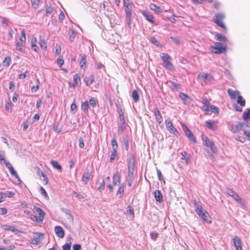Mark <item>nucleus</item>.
<instances>
[{
	"instance_id": "obj_1",
	"label": "nucleus",
	"mask_w": 250,
	"mask_h": 250,
	"mask_svg": "<svg viewBox=\"0 0 250 250\" xmlns=\"http://www.w3.org/2000/svg\"><path fill=\"white\" fill-rule=\"evenodd\" d=\"M128 176L127 178H134L133 173L135 167V158L133 155L130 154L127 160Z\"/></svg>"
},
{
	"instance_id": "obj_2",
	"label": "nucleus",
	"mask_w": 250,
	"mask_h": 250,
	"mask_svg": "<svg viewBox=\"0 0 250 250\" xmlns=\"http://www.w3.org/2000/svg\"><path fill=\"white\" fill-rule=\"evenodd\" d=\"M225 16L223 13H216L213 17V21L218 26L223 29H226V27L223 22V20L225 19Z\"/></svg>"
},
{
	"instance_id": "obj_3",
	"label": "nucleus",
	"mask_w": 250,
	"mask_h": 250,
	"mask_svg": "<svg viewBox=\"0 0 250 250\" xmlns=\"http://www.w3.org/2000/svg\"><path fill=\"white\" fill-rule=\"evenodd\" d=\"M161 57L164 62L163 66L165 68L169 70H172L173 69V66L170 62L171 58L168 55L165 53H162L161 55Z\"/></svg>"
},
{
	"instance_id": "obj_4",
	"label": "nucleus",
	"mask_w": 250,
	"mask_h": 250,
	"mask_svg": "<svg viewBox=\"0 0 250 250\" xmlns=\"http://www.w3.org/2000/svg\"><path fill=\"white\" fill-rule=\"evenodd\" d=\"M134 5L124 6L125 13L126 21L128 24H130L131 21V16L133 13V8Z\"/></svg>"
},
{
	"instance_id": "obj_5",
	"label": "nucleus",
	"mask_w": 250,
	"mask_h": 250,
	"mask_svg": "<svg viewBox=\"0 0 250 250\" xmlns=\"http://www.w3.org/2000/svg\"><path fill=\"white\" fill-rule=\"evenodd\" d=\"M202 139L204 141V144L207 147L209 148L212 152L216 153L217 152V149L214 145L213 142L209 140L206 136H203Z\"/></svg>"
},
{
	"instance_id": "obj_6",
	"label": "nucleus",
	"mask_w": 250,
	"mask_h": 250,
	"mask_svg": "<svg viewBox=\"0 0 250 250\" xmlns=\"http://www.w3.org/2000/svg\"><path fill=\"white\" fill-rule=\"evenodd\" d=\"M226 192L239 204L242 205L244 204V201L242 199L231 189L229 188H227Z\"/></svg>"
},
{
	"instance_id": "obj_7",
	"label": "nucleus",
	"mask_w": 250,
	"mask_h": 250,
	"mask_svg": "<svg viewBox=\"0 0 250 250\" xmlns=\"http://www.w3.org/2000/svg\"><path fill=\"white\" fill-rule=\"evenodd\" d=\"M166 125L167 130L173 134V135L178 136L179 135V133L177 131V129L174 127L172 123L170 120L168 119L165 121Z\"/></svg>"
},
{
	"instance_id": "obj_8",
	"label": "nucleus",
	"mask_w": 250,
	"mask_h": 250,
	"mask_svg": "<svg viewBox=\"0 0 250 250\" xmlns=\"http://www.w3.org/2000/svg\"><path fill=\"white\" fill-rule=\"evenodd\" d=\"M195 211L204 222H208L209 215L207 211H203L202 207H198Z\"/></svg>"
},
{
	"instance_id": "obj_9",
	"label": "nucleus",
	"mask_w": 250,
	"mask_h": 250,
	"mask_svg": "<svg viewBox=\"0 0 250 250\" xmlns=\"http://www.w3.org/2000/svg\"><path fill=\"white\" fill-rule=\"evenodd\" d=\"M211 47L215 50L214 53L219 54L224 52L226 50V47L224 46L222 43L216 42L214 46Z\"/></svg>"
},
{
	"instance_id": "obj_10",
	"label": "nucleus",
	"mask_w": 250,
	"mask_h": 250,
	"mask_svg": "<svg viewBox=\"0 0 250 250\" xmlns=\"http://www.w3.org/2000/svg\"><path fill=\"white\" fill-rule=\"evenodd\" d=\"M197 77L202 79L205 83L210 82L213 80L211 74L205 73L199 74Z\"/></svg>"
},
{
	"instance_id": "obj_11",
	"label": "nucleus",
	"mask_w": 250,
	"mask_h": 250,
	"mask_svg": "<svg viewBox=\"0 0 250 250\" xmlns=\"http://www.w3.org/2000/svg\"><path fill=\"white\" fill-rule=\"evenodd\" d=\"M244 123H237V124L232 125L231 126V131L233 133H236L241 130L244 127Z\"/></svg>"
},
{
	"instance_id": "obj_12",
	"label": "nucleus",
	"mask_w": 250,
	"mask_h": 250,
	"mask_svg": "<svg viewBox=\"0 0 250 250\" xmlns=\"http://www.w3.org/2000/svg\"><path fill=\"white\" fill-rule=\"evenodd\" d=\"M233 242L236 250H242V241L239 237L237 236L234 237Z\"/></svg>"
},
{
	"instance_id": "obj_13",
	"label": "nucleus",
	"mask_w": 250,
	"mask_h": 250,
	"mask_svg": "<svg viewBox=\"0 0 250 250\" xmlns=\"http://www.w3.org/2000/svg\"><path fill=\"white\" fill-rule=\"evenodd\" d=\"M142 14L146 18V20L148 21L149 22L153 24H157L153 20V16L151 14H150L149 12L146 11H143L142 12Z\"/></svg>"
},
{
	"instance_id": "obj_14",
	"label": "nucleus",
	"mask_w": 250,
	"mask_h": 250,
	"mask_svg": "<svg viewBox=\"0 0 250 250\" xmlns=\"http://www.w3.org/2000/svg\"><path fill=\"white\" fill-rule=\"evenodd\" d=\"M55 232L56 235L60 238H62L64 236V231L61 226H56L54 228Z\"/></svg>"
},
{
	"instance_id": "obj_15",
	"label": "nucleus",
	"mask_w": 250,
	"mask_h": 250,
	"mask_svg": "<svg viewBox=\"0 0 250 250\" xmlns=\"http://www.w3.org/2000/svg\"><path fill=\"white\" fill-rule=\"evenodd\" d=\"M92 177L91 173L88 171L84 172L82 177V181L84 184H87L90 179Z\"/></svg>"
},
{
	"instance_id": "obj_16",
	"label": "nucleus",
	"mask_w": 250,
	"mask_h": 250,
	"mask_svg": "<svg viewBox=\"0 0 250 250\" xmlns=\"http://www.w3.org/2000/svg\"><path fill=\"white\" fill-rule=\"evenodd\" d=\"M179 96L181 99L184 102V104H190L191 99L187 94L183 92H180L179 93Z\"/></svg>"
},
{
	"instance_id": "obj_17",
	"label": "nucleus",
	"mask_w": 250,
	"mask_h": 250,
	"mask_svg": "<svg viewBox=\"0 0 250 250\" xmlns=\"http://www.w3.org/2000/svg\"><path fill=\"white\" fill-rule=\"evenodd\" d=\"M227 92L231 99H235L236 96L239 95L240 94L239 91L237 90L234 91L230 88L228 89Z\"/></svg>"
},
{
	"instance_id": "obj_18",
	"label": "nucleus",
	"mask_w": 250,
	"mask_h": 250,
	"mask_svg": "<svg viewBox=\"0 0 250 250\" xmlns=\"http://www.w3.org/2000/svg\"><path fill=\"white\" fill-rule=\"evenodd\" d=\"M154 197L156 201L158 202H162L163 201V197L159 190H156L154 192Z\"/></svg>"
},
{
	"instance_id": "obj_19",
	"label": "nucleus",
	"mask_w": 250,
	"mask_h": 250,
	"mask_svg": "<svg viewBox=\"0 0 250 250\" xmlns=\"http://www.w3.org/2000/svg\"><path fill=\"white\" fill-rule=\"evenodd\" d=\"M154 113L156 117V120L159 124H161L163 122L162 116L158 109V108H155L154 110Z\"/></svg>"
},
{
	"instance_id": "obj_20",
	"label": "nucleus",
	"mask_w": 250,
	"mask_h": 250,
	"mask_svg": "<svg viewBox=\"0 0 250 250\" xmlns=\"http://www.w3.org/2000/svg\"><path fill=\"white\" fill-rule=\"evenodd\" d=\"M120 179H121V175L118 172H117L113 176L112 184L113 185H119L120 184Z\"/></svg>"
},
{
	"instance_id": "obj_21",
	"label": "nucleus",
	"mask_w": 250,
	"mask_h": 250,
	"mask_svg": "<svg viewBox=\"0 0 250 250\" xmlns=\"http://www.w3.org/2000/svg\"><path fill=\"white\" fill-rule=\"evenodd\" d=\"M33 210L35 213L39 214V216L42 219H43L45 215V212L40 208L36 206L34 207Z\"/></svg>"
},
{
	"instance_id": "obj_22",
	"label": "nucleus",
	"mask_w": 250,
	"mask_h": 250,
	"mask_svg": "<svg viewBox=\"0 0 250 250\" xmlns=\"http://www.w3.org/2000/svg\"><path fill=\"white\" fill-rule=\"evenodd\" d=\"M81 61L80 62V67L82 69H84L86 67V57L84 54H81Z\"/></svg>"
},
{
	"instance_id": "obj_23",
	"label": "nucleus",
	"mask_w": 250,
	"mask_h": 250,
	"mask_svg": "<svg viewBox=\"0 0 250 250\" xmlns=\"http://www.w3.org/2000/svg\"><path fill=\"white\" fill-rule=\"evenodd\" d=\"M149 8L151 10L154 11L157 14H160L162 12V10L160 7L153 3L150 4Z\"/></svg>"
},
{
	"instance_id": "obj_24",
	"label": "nucleus",
	"mask_w": 250,
	"mask_h": 250,
	"mask_svg": "<svg viewBox=\"0 0 250 250\" xmlns=\"http://www.w3.org/2000/svg\"><path fill=\"white\" fill-rule=\"evenodd\" d=\"M205 125L209 129H211L212 130H215L216 129L214 121H206Z\"/></svg>"
},
{
	"instance_id": "obj_25",
	"label": "nucleus",
	"mask_w": 250,
	"mask_h": 250,
	"mask_svg": "<svg viewBox=\"0 0 250 250\" xmlns=\"http://www.w3.org/2000/svg\"><path fill=\"white\" fill-rule=\"evenodd\" d=\"M125 187V186L124 184H122L119 187L117 193V195L119 198H122L123 196Z\"/></svg>"
},
{
	"instance_id": "obj_26",
	"label": "nucleus",
	"mask_w": 250,
	"mask_h": 250,
	"mask_svg": "<svg viewBox=\"0 0 250 250\" xmlns=\"http://www.w3.org/2000/svg\"><path fill=\"white\" fill-rule=\"evenodd\" d=\"M50 163L54 168L58 169L61 172L62 171V166L58 163L57 161L52 160L51 161Z\"/></svg>"
},
{
	"instance_id": "obj_27",
	"label": "nucleus",
	"mask_w": 250,
	"mask_h": 250,
	"mask_svg": "<svg viewBox=\"0 0 250 250\" xmlns=\"http://www.w3.org/2000/svg\"><path fill=\"white\" fill-rule=\"evenodd\" d=\"M76 35V32L73 29H70L69 31V39L72 42L74 41L75 36Z\"/></svg>"
},
{
	"instance_id": "obj_28",
	"label": "nucleus",
	"mask_w": 250,
	"mask_h": 250,
	"mask_svg": "<svg viewBox=\"0 0 250 250\" xmlns=\"http://www.w3.org/2000/svg\"><path fill=\"white\" fill-rule=\"evenodd\" d=\"M34 237L37 240H39V242L41 243V241L44 239V235L43 233L41 232H34L33 233Z\"/></svg>"
},
{
	"instance_id": "obj_29",
	"label": "nucleus",
	"mask_w": 250,
	"mask_h": 250,
	"mask_svg": "<svg viewBox=\"0 0 250 250\" xmlns=\"http://www.w3.org/2000/svg\"><path fill=\"white\" fill-rule=\"evenodd\" d=\"M215 35L217 38V40L220 42H226L227 41V38L221 34L216 33Z\"/></svg>"
},
{
	"instance_id": "obj_30",
	"label": "nucleus",
	"mask_w": 250,
	"mask_h": 250,
	"mask_svg": "<svg viewBox=\"0 0 250 250\" xmlns=\"http://www.w3.org/2000/svg\"><path fill=\"white\" fill-rule=\"evenodd\" d=\"M129 139L128 135H126L123 137V142L126 150H128L129 149Z\"/></svg>"
},
{
	"instance_id": "obj_31",
	"label": "nucleus",
	"mask_w": 250,
	"mask_h": 250,
	"mask_svg": "<svg viewBox=\"0 0 250 250\" xmlns=\"http://www.w3.org/2000/svg\"><path fill=\"white\" fill-rule=\"evenodd\" d=\"M132 97L135 102H137L139 100V95L137 90H134L132 92Z\"/></svg>"
},
{
	"instance_id": "obj_32",
	"label": "nucleus",
	"mask_w": 250,
	"mask_h": 250,
	"mask_svg": "<svg viewBox=\"0 0 250 250\" xmlns=\"http://www.w3.org/2000/svg\"><path fill=\"white\" fill-rule=\"evenodd\" d=\"M187 137L188 138V139L193 143H196V139L193 135V134L190 131H188L187 133H186Z\"/></svg>"
},
{
	"instance_id": "obj_33",
	"label": "nucleus",
	"mask_w": 250,
	"mask_h": 250,
	"mask_svg": "<svg viewBox=\"0 0 250 250\" xmlns=\"http://www.w3.org/2000/svg\"><path fill=\"white\" fill-rule=\"evenodd\" d=\"M94 81V79L93 76L91 75L89 77H86L85 78V81L86 85L89 86L92 84Z\"/></svg>"
},
{
	"instance_id": "obj_34",
	"label": "nucleus",
	"mask_w": 250,
	"mask_h": 250,
	"mask_svg": "<svg viewBox=\"0 0 250 250\" xmlns=\"http://www.w3.org/2000/svg\"><path fill=\"white\" fill-rule=\"evenodd\" d=\"M117 149H112L111 154L110 158V161L113 163L115 160V157L117 156Z\"/></svg>"
},
{
	"instance_id": "obj_35",
	"label": "nucleus",
	"mask_w": 250,
	"mask_h": 250,
	"mask_svg": "<svg viewBox=\"0 0 250 250\" xmlns=\"http://www.w3.org/2000/svg\"><path fill=\"white\" fill-rule=\"evenodd\" d=\"M237 103L239 104L241 106H244L245 105V100L243 99V97L241 95H238L237 97Z\"/></svg>"
},
{
	"instance_id": "obj_36",
	"label": "nucleus",
	"mask_w": 250,
	"mask_h": 250,
	"mask_svg": "<svg viewBox=\"0 0 250 250\" xmlns=\"http://www.w3.org/2000/svg\"><path fill=\"white\" fill-rule=\"evenodd\" d=\"M30 218L32 221L35 222H42L43 221V219L40 218L39 216H37L33 214L30 215Z\"/></svg>"
},
{
	"instance_id": "obj_37",
	"label": "nucleus",
	"mask_w": 250,
	"mask_h": 250,
	"mask_svg": "<svg viewBox=\"0 0 250 250\" xmlns=\"http://www.w3.org/2000/svg\"><path fill=\"white\" fill-rule=\"evenodd\" d=\"M9 170H10L11 174L13 176H14L15 177V178L18 179V181L19 182H21V181L20 179V178H19L17 172L15 170L13 167H10Z\"/></svg>"
},
{
	"instance_id": "obj_38",
	"label": "nucleus",
	"mask_w": 250,
	"mask_h": 250,
	"mask_svg": "<svg viewBox=\"0 0 250 250\" xmlns=\"http://www.w3.org/2000/svg\"><path fill=\"white\" fill-rule=\"evenodd\" d=\"M3 228L5 230H10L12 232H15L17 230V229L14 226L4 225L3 226Z\"/></svg>"
},
{
	"instance_id": "obj_39",
	"label": "nucleus",
	"mask_w": 250,
	"mask_h": 250,
	"mask_svg": "<svg viewBox=\"0 0 250 250\" xmlns=\"http://www.w3.org/2000/svg\"><path fill=\"white\" fill-rule=\"evenodd\" d=\"M150 42L153 44L156 45L157 47H159V46H161L160 43L157 40L156 38H155L153 36H152V37H150Z\"/></svg>"
},
{
	"instance_id": "obj_40",
	"label": "nucleus",
	"mask_w": 250,
	"mask_h": 250,
	"mask_svg": "<svg viewBox=\"0 0 250 250\" xmlns=\"http://www.w3.org/2000/svg\"><path fill=\"white\" fill-rule=\"evenodd\" d=\"M208 109L209 111H210L217 115L219 114V108L214 105H210Z\"/></svg>"
},
{
	"instance_id": "obj_41",
	"label": "nucleus",
	"mask_w": 250,
	"mask_h": 250,
	"mask_svg": "<svg viewBox=\"0 0 250 250\" xmlns=\"http://www.w3.org/2000/svg\"><path fill=\"white\" fill-rule=\"evenodd\" d=\"M111 145L112 149H117L118 147V143L116 140V138L115 137H113L111 140Z\"/></svg>"
},
{
	"instance_id": "obj_42",
	"label": "nucleus",
	"mask_w": 250,
	"mask_h": 250,
	"mask_svg": "<svg viewBox=\"0 0 250 250\" xmlns=\"http://www.w3.org/2000/svg\"><path fill=\"white\" fill-rule=\"evenodd\" d=\"M63 212L68 216V219L70 220L71 222L73 221V216L71 214L70 211L67 209H63Z\"/></svg>"
},
{
	"instance_id": "obj_43",
	"label": "nucleus",
	"mask_w": 250,
	"mask_h": 250,
	"mask_svg": "<svg viewBox=\"0 0 250 250\" xmlns=\"http://www.w3.org/2000/svg\"><path fill=\"white\" fill-rule=\"evenodd\" d=\"M81 108H82V109L85 113L88 112V104L87 101H85L82 104Z\"/></svg>"
},
{
	"instance_id": "obj_44",
	"label": "nucleus",
	"mask_w": 250,
	"mask_h": 250,
	"mask_svg": "<svg viewBox=\"0 0 250 250\" xmlns=\"http://www.w3.org/2000/svg\"><path fill=\"white\" fill-rule=\"evenodd\" d=\"M73 79L76 85H79L81 84V78L77 74H76L74 75Z\"/></svg>"
},
{
	"instance_id": "obj_45",
	"label": "nucleus",
	"mask_w": 250,
	"mask_h": 250,
	"mask_svg": "<svg viewBox=\"0 0 250 250\" xmlns=\"http://www.w3.org/2000/svg\"><path fill=\"white\" fill-rule=\"evenodd\" d=\"M243 118L244 120H248L250 118V109L248 108L247 111L243 113Z\"/></svg>"
},
{
	"instance_id": "obj_46",
	"label": "nucleus",
	"mask_w": 250,
	"mask_h": 250,
	"mask_svg": "<svg viewBox=\"0 0 250 250\" xmlns=\"http://www.w3.org/2000/svg\"><path fill=\"white\" fill-rule=\"evenodd\" d=\"M16 46L17 50L23 52L24 50L23 46L22 45V43L20 42H17L16 43Z\"/></svg>"
},
{
	"instance_id": "obj_47",
	"label": "nucleus",
	"mask_w": 250,
	"mask_h": 250,
	"mask_svg": "<svg viewBox=\"0 0 250 250\" xmlns=\"http://www.w3.org/2000/svg\"><path fill=\"white\" fill-rule=\"evenodd\" d=\"M126 128V125L120 124L118 127V133L119 135H121L124 130Z\"/></svg>"
},
{
	"instance_id": "obj_48",
	"label": "nucleus",
	"mask_w": 250,
	"mask_h": 250,
	"mask_svg": "<svg viewBox=\"0 0 250 250\" xmlns=\"http://www.w3.org/2000/svg\"><path fill=\"white\" fill-rule=\"evenodd\" d=\"M32 6L35 9L38 8L39 6L40 0H31Z\"/></svg>"
},
{
	"instance_id": "obj_49",
	"label": "nucleus",
	"mask_w": 250,
	"mask_h": 250,
	"mask_svg": "<svg viewBox=\"0 0 250 250\" xmlns=\"http://www.w3.org/2000/svg\"><path fill=\"white\" fill-rule=\"evenodd\" d=\"M11 62V58L10 57H7L5 58L4 60L3 61L2 63L3 65L5 66H8Z\"/></svg>"
},
{
	"instance_id": "obj_50",
	"label": "nucleus",
	"mask_w": 250,
	"mask_h": 250,
	"mask_svg": "<svg viewBox=\"0 0 250 250\" xmlns=\"http://www.w3.org/2000/svg\"><path fill=\"white\" fill-rule=\"evenodd\" d=\"M119 117L121 122V124L125 125V121L123 112L121 110L119 113Z\"/></svg>"
},
{
	"instance_id": "obj_51",
	"label": "nucleus",
	"mask_w": 250,
	"mask_h": 250,
	"mask_svg": "<svg viewBox=\"0 0 250 250\" xmlns=\"http://www.w3.org/2000/svg\"><path fill=\"white\" fill-rule=\"evenodd\" d=\"M40 191L41 194L43 196H44L45 198H48V196L47 195V192L43 187H41L40 188Z\"/></svg>"
},
{
	"instance_id": "obj_52",
	"label": "nucleus",
	"mask_w": 250,
	"mask_h": 250,
	"mask_svg": "<svg viewBox=\"0 0 250 250\" xmlns=\"http://www.w3.org/2000/svg\"><path fill=\"white\" fill-rule=\"evenodd\" d=\"M79 146L81 148H83L84 147V140L82 137H80L79 139Z\"/></svg>"
},
{
	"instance_id": "obj_53",
	"label": "nucleus",
	"mask_w": 250,
	"mask_h": 250,
	"mask_svg": "<svg viewBox=\"0 0 250 250\" xmlns=\"http://www.w3.org/2000/svg\"><path fill=\"white\" fill-rule=\"evenodd\" d=\"M21 42L22 43L25 42L26 41L25 32L24 30H22L21 33V37L20 38Z\"/></svg>"
},
{
	"instance_id": "obj_54",
	"label": "nucleus",
	"mask_w": 250,
	"mask_h": 250,
	"mask_svg": "<svg viewBox=\"0 0 250 250\" xmlns=\"http://www.w3.org/2000/svg\"><path fill=\"white\" fill-rule=\"evenodd\" d=\"M89 104L93 107H95L97 104V101L94 98H91L89 99Z\"/></svg>"
},
{
	"instance_id": "obj_55",
	"label": "nucleus",
	"mask_w": 250,
	"mask_h": 250,
	"mask_svg": "<svg viewBox=\"0 0 250 250\" xmlns=\"http://www.w3.org/2000/svg\"><path fill=\"white\" fill-rule=\"evenodd\" d=\"M126 212L127 213L130 214L132 215L133 217L134 215V212H133V209L130 206H128L126 208Z\"/></svg>"
},
{
	"instance_id": "obj_56",
	"label": "nucleus",
	"mask_w": 250,
	"mask_h": 250,
	"mask_svg": "<svg viewBox=\"0 0 250 250\" xmlns=\"http://www.w3.org/2000/svg\"><path fill=\"white\" fill-rule=\"evenodd\" d=\"M72 194L74 195L75 197L78 198L79 199H83L84 198V197L83 195L77 193L75 191H73Z\"/></svg>"
},
{
	"instance_id": "obj_57",
	"label": "nucleus",
	"mask_w": 250,
	"mask_h": 250,
	"mask_svg": "<svg viewBox=\"0 0 250 250\" xmlns=\"http://www.w3.org/2000/svg\"><path fill=\"white\" fill-rule=\"evenodd\" d=\"M151 238L154 241H155L156 239L158 237L159 234L156 232H153L150 233Z\"/></svg>"
},
{
	"instance_id": "obj_58",
	"label": "nucleus",
	"mask_w": 250,
	"mask_h": 250,
	"mask_svg": "<svg viewBox=\"0 0 250 250\" xmlns=\"http://www.w3.org/2000/svg\"><path fill=\"white\" fill-rule=\"evenodd\" d=\"M46 15L48 16L49 15H50L52 11L53 8L51 6H47L46 8Z\"/></svg>"
},
{
	"instance_id": "obj_59",
	"label": "nucleus",
	"mask_w": 250,
	"mask_h": 250,
	"mask_svg": "<svg viewBox=\"0 0 250 250\" xmlns=\"http://www.w3.org/2000/svg\"><path fill=\"white\" fill-rule=\"evenodd\" d=\"M105 186V182L103 180V181L100 183V186L98 188V189L101 191L102 190H104V188Z\"/></svg>"
},
{
	"instance_id": "obj_60",
	"label": "nucleus",
	"mask_w": 250,
	"mask_h": 250,
	"mask_svg": "<svg viewBox=\"0 0 250 250\" xmlns=\"http://www.w3.org/2000/svg\"><path fill=\"white\" fill-rule=\"evenodd\" d=\"M40 45L42 49H47V44L44 40H41Z\"/></svg>"
},
{
	"instance_id": "obj_61",
	"label": "nucleus",
	"mask_w": 250,
	"mask_h": 250,
	"mask_svg": "<svg viewBox=\"0 0 250 250\" xmlns=\"http://www.w3.org/2000/svg\"><path fill=\"white\" fill-rule=\"evenodd\" d=\"M6 194V193H0V203L3 202L4 199L7 197Z\"/></svg>"
},
{
	"instance_id": "obj_62",
	"label": "nucleus",
	"mask_w": 250,
	"mask_h": 250,
	"mask_svg": "<svg viewBox=\"0 0 250 250\" xmlns=\"http://www.w3.org/2000/svg\"><path fill=\"white\" fill-rule=\"evenodd\" d=\"M31 48L35 52H37L38 51V49H39V48L37 46V45L35 43H34L33 42V41H32Z\"/></svg>"
},
{
	"instance_id": "obj_63",
	"label": "nucleus",
	"mask_w": 250,
	"mask_h": 250,
	"mask_svg": "<svg viewBox=\"0 0 250 250\" xmlns=\"http://www.w3.org/2000/svg\"><path fill=\"white\" fill-rule=\"evenodd\" d=\"M157 175H158V179L160 181H162L164 179V177L162 174V173L161 172V171L159 169H157Z\"/></svg>"
},
{
	"instance_id": "obj_64",
	"label": "nucleus",
	"mask_w": 250,
	"mask_h": 250,
	"mask_svg": "<svg viewBox=\"0 0 250 250\" xmlns=\"http://www.w3.org/2000/svg\"><path fill=\"white\" fill-rule=\"evenodd\" d=\"M63 250H71V245L68 243H66L62 246Z\"/></svg>"
}]
</instances>
